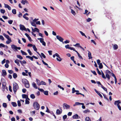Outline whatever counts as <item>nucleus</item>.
Returning <instances> with one entry per match:
<instances>
[{
    "instance_id": "4c0bfd02",
    "label": "nucleus",
    "mask_w": 121,
    "mask_h": 121,
    "mask_svg": "<svg viewBox=\"0 0 121 121\" xmlns=\"http://www.w3.org/2000/svg\"><path fill=\"white\" fill-rule=\"evenodd\" d=\"M106 77L107 78L108 80H109L110 79V77L109 75L108 74H106Z\"/></svg>"
},
{
    "instance_id": "4be33fe9",
    "label": "nucleus",
    "mask_w": 121,
    "mask_h": 121,
    "mask_svg": "<svg viewBox=\"0 0 121 121\" xmlns=\"http://www.w3.org/2000/svg\"><path fill=\"white\" fill-rule=\"evenodd\" d=\"M78 115L77 114H76L75 115H74L73 117V119H78Z\"/></svg>"
},
{
    "instance_id": "a211bd4d",
    "label": "nucleus",
    "mask_w": 121,
    "mask_h": 121,
    "mask_svg": "<svg viewBox=\"0 0 121 121\" xmlns=\"http://www.w3.org/2000/svg\"><path fill=\"white\" fill-rule=\"evenodd\" d=\"M26 58H28L30 59L31 61H33V56H26Z\"/></svg>"
},
{
    "instance_id": "c85d7f7f",
    "label": "nucleus",
    "mask_w": 121,
    "mask_h": 121,
    "mask_svg": "<svg viewBox=\"0 0 121 121\" xmlns=\"http://www.w3.org/2000/svg\"><path fill=\"white\" fill-rule=\"evenodd\" d=\"M25 87L27 88H28L30 87V85L29 82L28 83H27L25 85Z\"/></svg>"
},
{
    "instance_id": "c756f323",
    "label": "nucleus",
    "mask_w": 121,
    "mask_h": 121,
    "mask_svg": "<svg viewBox=\"0 0 121 121\" xmlns=\"http://www.w3.org/2000/svg\"><path fill=\"white\" fill-rule=\"evenodd\" d=\"M13 77L14 78H16L17 77V74L16 73H14L13 74Z\"/></svg>"
},
{
    "instance_id": "69168bd1",
    "label": "nucleus",
    "mask_w": 121,
    "mask_h": 121,
    "mask_svg": "<svg viewBox=\"0 0 121 121\" xmlns=\"http://www.w3.org/2000/svg\"><path fill=\"white\" fill-rule=\"evenodd\" d=\"M30 103L29 101L26 99L25 100V104H28Z\"/></svg>"
},
{
    "instance_id": "c9c22d12",
    "label": "nucleus",
    "mask_w": 121,
    "mask_h": 121,
    "mask_svg": "<svg viewBox=\"0 0 121 121\" xmlns=\"http://www.w3.org/2000/svg\"><path fill=\"white\" fill-rule=\"evenodd\" d=\"M71 13L74 15H75L76 14V13L72 9L71 10Z\"/></svg>"
},
{
    "instance_id": "13d9d810",
    "label": "nucleus",
    "mask_w": 121,
    "mask_h": 121,
    "mask_svg": "<svg viewBox=\"0 0 121 121\" xmlns=\"http://www.w3.org/2000/svg\"><path fill=\"white\" fill-rule=\"evenodd\" d=\"M96 70H97L98 73V74L99 75H101V73L100 71L97 68H96Z\"/></svg>"
},
{
    "instance_id": "09e8293b",
    "label": "nucleus",
    "mask_w": 121,
    "mask_h": 121,
    "mask_svg": "<svg viewBox=\"0 0 121 121\" xmlns=\"http://www.w3.org/2000/svg\"><path fill=\"white\" fill-rule=\"evenodd\" d=\"M90 112V110L88 109H87V110L83 111V112L85 113H86L87 112Z\"/></svg>"
},
{
    "instance_id": "5701e85b",
    "label": "nucleus",
    "mask_w": 121,
    "mask_h": 121,
    "mask_svg": "<svg viewBox=\"0 0 121 121\" xmlns=\"http://www.w3.org/2000/svg\"><path fill=\"white\" fill-rule=\"evenodd\" d=\"M118 48V46L117 44H115L113 46V48L114 50L117 49Z\"/></svg>"
},
{
    "instance_id": "6ab92c4d",
    "label": "nucleus",
    "mask_w": 121,
    "mask_h": 121,
    "mask_svg": "<svg viewBox=\"0 0 121 121\" xmlns=\"http://www.w3.org/2000/svg\"><path fill=\"white\" fill-rule=\"evenodd\" d=\"M88 57H89V59H91L92 58V57L91 56V53L89 51H88Z\"/></svg>"
},
{
    "instance_id": "cd10ccee",
    "label": "nucleus",
    "mask_w": 121,
    "mask_h": 121,
    "mask_svg": "<svg viewBox=\"0 0 121 121\" xmlns=\"http://www.w3.org/2000/svg\"><path fill=\"white\" fill-rule=\"evenodd\" d=\"M38 39L39 40H40V42L42 43L43 42H44V39L42 38H39Z\"/></svg>"
},
{
    "instance_id": "9d476101",
    "label": "nucleus",
    "mask_w": 121,
    "mask_h": 121,
    "mask_svg": "<svg viewBox=\"0 0 121 121\" xmlns=\"http://www.w3.org/2000/svg\"><path fill=\"white\" fill-rule=\"evenodd\" d=\"M22 83L25 85L27 83H28V81L26 79H22Z\"/></svg>"
},
{
    "instance_id": "e433bc0d",
    "label": "nucleus",
    "mask_w": 121,
    "mask_h": 121,
    "mask_svg": "<svg viewBox=\"0 0 121 121\" xmlns=\"http://www.w3.org/2000/svg\"><path fill=\"white\" fill-rule=\"evenodd\" d=\"M12 13L14 14H16V10L15 9H13L12 11Z\"/></svg>"
},
{
    "instance_id": "ddd939ff",
    "label": "nucleus",
    "mask_w": 121,
    "mask_h": 121,
    "mask_svg": "<svg viewBox=\"0 0 121 121\" xmlns=\"http://www.w3.org/2000/svg\"><path fill=\"white\" fill-rule=\"evenodd\" d=\"M32 30L33 32L36 31L38 33H39V30L38 28L36 27H35L34 29H33L32 28Z\"/></svg>"
},
{
    "instance_id": "f8f14e48",
    "label": "nucleus",
    "mask_w": 121,
    "mask_h": 121,
    "mask_svg": "<svg viewBox=\"0 0 121 121\" xmlns=\"http://www.w3.org/2000/svg\"><path fill=\"white\" fill-rule=\"evenodd\" d=\"M84 105V104L83 103H80L78 102H75V104L73 105V106H75L76 105Z\"/></svg>"
},
{
    "instance_id": "3c124183",
    "label": "nucleus",
    "mask_w": 121,
    "mask_h": 121,
    "mask_svg": "<svg viewBox=\"0 0 121 121\" xmlns=\"http://www.w3.org/2000/svg\"><path fill=\"white\" fill-rule=\"evenodd\" d=\"M106 74H109L111 73L110 71L108 70H107L106 71Z\"/></svg>"
},
{
    "instance_id": "2f4dec72",
    "label": "nucleus",
    "mask_w": 121,
    "mask_h": 121,
    "mask_svg": "<svg viewBox=\"0 0 121 121\" xmlns=\"http://www.w3.org/2000/svg\"><path fill=\"white\" fill-rule=\"evenodd\" d=\"M101 86V88L103 89V90L105 91H106L107 92V89L105 87H104L103 85H102Z\"/></svg>"
},
{
    "instance_id": "1a4fd4ad",
    "label": "nucleus",
    "mask_w": 121,
    "mask_h": 121,
    "mask_svg": "<svg viewBox=\"0 0 121 121\" xmlns=\"http://www.w3.org/2000/svg\"><path fill=\"white\" fill-rule=\"evenodd\" d=\"M59 109L60 110H60L59 109H57L56 110V113L57 115H60V114L62 112V110L61 109V108L60 107V108H59Z\"/></svg>"
},
{
    "instance_id": "8fccbe9b",
    "label": "nucleus",
    "mask_w": 121,
    "mask_h": 121,
    "mask_svg": "<svg viewBox=\"0 0 121 121\" xmlns=\"http://www.w3.org/2000/svg\"><path fill=\"white\" fill-rule=\"evenodd\" d=\"M5 10L4 9H0V12L1 13L4 14L5 12Z\"/></svg>"
},
{
    "instance_id": "bb28decb",
    "label": "nucleus",
    "mask_w": 121,
    "mask_h": 121,
    "mask_svg": "<svg viewBox=\"0 0 121 121\" xmlns=\"http://www.w3.org/2000/svg\"><path fill=\"white\" fill-rule=\"evenodd\" d=\"M17 56L18 58L19 59H20L22 60L23 59V57L20 55H17Z\"/></svg>"
},
{
    "instance_id": "aec40b11",
    "label": "nucleus",
    "mask_w": 121,
    "mask_h": 121,
    "mask_svg": "<svg viewBox=\"0 0 121 121\" xmlns=\"http://www.w3.org/2000/svg\"><path fill=\"white\" fill-rule=\"evenodd\" d=\"M3 35L8 40H10V39H11V38H9V35H6L5 33H4Z\"/></svg>"
},
{
    "instance_id": "49530a36",
    "label": "nucleus",
    "mask_w": 121,
    "mask_h": 121,
    "mask_svg": "<svg viewBox=\"0 0 121 121\" xmlns=\"http://www.w3.org/2000/svg\"><path fill=\"white\" fill-rule=\"evenodd\" d=\"M10 40H7L6 41V43L7 44H9L12 41L11 39H10Z\"/></svg>"
},
{
    "instance_id": "a18cd8bd",
    "label": "nucleus",
    "mask_w": 121,
    "mask_h": 121,
    "mask_svg": "<svg viewBox=\"0 0 121 121\" xmlns=\"http://www.w3.org/2000/svg\"><path fill=\"white\" fill-rule=\"evenodd\" d=\"M27 51L28 52V53H29V54L31 56L32 55V53L30 49H28L27 50Z\"/></svg>"
},
{
    "instance_id": "39448f33",
    "label": "nucleus",
    "mask_w": 121,
    "mask_h": 121,
    "mask_svg": "<svg viewBox=\"0 0 121 121\" xmlns=\"http://www.w3.org/2000/svg\"><path fill=\"white\" fill-rule=\"evenodd\" d=\"M56 39H58L60 41L62 42L63 43H64V42L63 41L64 39L59 35H57L56 36Z\"/></svg>"
},
{
    "instance_id": "f257e3e1",
    "label": "nucleus",
    "mask_w": 121,
    "mask_h": 121,
    "mask_svg": "<svg viewBox=\"0 0 121 121\" xmlns=\"http://www.w3.org/2000/svg\"><path fill=\"white\" fill-rule=\"evenodd\" d=\"M13 90L15 94L16 93L17 89L18 88V84L16 82H14L13 84Z\"/></svg>"
},
{
    "instance_id": "c03bdc74",
    "label": "nucleus",
    "mask_w": 121,
    "mask_h": 121,
    "mask_svg": "<svg viewBox=\"0 0 121 121\" xmlns=\"http://www.w3.org/2000/svg\"><path fill=\"white\" fill-rule=\"evenodd\" d=\"M44 94V95H48V91H44L43 92Z\"/></svg>"
},
{
    "instance_id": "774afa93",
    "label": "nucleus",
    "mask_w": 121,
    "mask_h": 121,
    "mask_svg": "<svg viewBox=\"0 0 121 121\" xmlns=\"http://www.w3.org/2000/svg\"><path fill=\"white\" fill-rule=\"evenodd\" d=\"M38 89L41 92H43L44 91V90L42 89H41V88L40 89L39 88Z\"/></svg>"
},
{
    "instance_id": "0eeeda50",
    "label": "nucleus",
    "mask_w": 121,
    "mask_h": 121,
    "mask_svg": "<svg viewBox=\"0 0 121 121\" xmlns=\"http://www.w3.org/2000/svg\"><path fill=\"white\" fill-rule=\"evenodd\" d=\"M20 30H22L26 31V27L23 25L20 24Z\"/></svg>"
},
{
    "instance_id": "f03ea898",
    "label": "nucleus",
    "mask_w": 121,
    "mask_h": 121,
    "mask_svg": "<svg viewBox=\"0 0 121 121\" xmlns=\"http://www.w3.org/2000/svg\"><path fill=\"white\" fill-rule=\"evenodd\" d=\"M33 106L34 108L36 110H38L39 108V105L37 102H34Z\"/></svg>"
},
{
    "instance_id": "bf43d9fd",
    "label": "nucleus",
    "mask_w": 121,
    "mask_h": 121,
    "mask_svg": "<svg viewBox=\"0 0 121 121\" xmlns=\"http://www.w3.org/2000/svg\"><path fill=\"white\" fill-rule=\"evenodd\" d=\"M76 90H75V89L73 87L72 89V93H75V92H76Z\"/></svg>"
},
{
    "instance_id": "4468645a",
    "label": "nucleus",
    "mask_w": 121,
    "mask_h": 121,
    "mask_svg": "<svg viewBox=\"0 0 121 121\" xmlns=\"http://www.w3.org/2000/svg\"><path fill=\"white\" fill-rule=\"evenodd\" d=\"M7 73L5 70H2V75L3 76H4L6 75Z\"/></svg>"
},
{
    "instance_id": "864d4df0",
    "label": "nucleus",
    "mask_w": 121,
    "mask_h": 121,
    "mask_svg": "<svg viewBox=\"0 0 121 121\" xmlns=\"http://www.w3.org/2000/svg\"><path fill=\"white\" fill-rule=\"evenodd\" d=\"M58 87L60 89H62L63 91L64 90V88L63 87H62L61 86H60L59 85H58Z\"/></svg>"
},
{
    "instance_id": "423d86ee",
    "label": "nucleus",
    "mask_w": 121,
    "mask_h": 121,
    "mask_svg": "<svg viewBox=\"0 0 121 121\" xmlns=\"http://www.w3.org/2000/svg\"><path fill=\"white\" fill-rule=\"evenodd\" d=\"M2 83V89H3V90H2L3 91H4L5 88V86L6 85V83L5 82V80H4L3 82L2 81H1Z\"/></svg>"
},
{
    "instance_id": "052dcab7",
    "label": "nucleus",
    "mask_w": 121,
    "mask_h": 121,
    "mask_svg": "<svg viewBox=\"0 0 121 121\" xmlns=\"http://www.w3.org/2000/svg\"><path fill=\"white\" fill-rule=\"evenodd\" d=\"M117 107L120 110H121V107L120 106V104L118 103L117 104Z\"/></svg>"
},
{
    "instance_id": "9b49d317",
    "label": "nucleus",
    "mask_w": 121,
    "mask_h": 121,
    "mask_svg": "<svg viewBox=\"0 0 121 121\" xmlns=\"http://www.w3.org/2000/svg\"><path fill=\"white\" fill-rule=\"evenodd\" d=\"M65 48L66 49H68L71 50H72L73 48L71 47H69V44H67L65 46Z\"/></svg>"
},
{
    "instance_id": "dca6fc26",
    "label": "nucleus",
    "mask_w": 121,
    "mask_h": 121,
    "mask_svg": "<svg viewBox=\"0 0 121 121\" xmlns=\"http://www.w3.org/2000/svg\"><path fill=\"white\" fill-rule=\"evenodd\" d=\"M121 103V101L120 100H118L117 101H115L114 104L115 105H117V104L118 103L119 104H120Z\"/></svg>"
},
{
    "instance_id": "58836bf2",
    "label": "nucleus",
    "mask_w": 121,
    "mask_h": 121,
    "mask_svg": "<svg viewBox=\"0 0 121 121\" xmlns=\"http://www.w3.org/2000/svg\"><path fill=\"white\" fill-rule=\"evenodd\" d=\"M99 69H101L103 68V65L102 63H100V64H99Z\"/></svg>"
},
{
    "instance_id": "393cba45",
    "label": "nucleus",
    "mask_w": 121,
    "mask_h": 121,
    "mask_svg": "<svg viewBox=\"0 0 121 121\" xmlns=\"http://www.w3.org/2000/svg\"><path fill=\"white\" fill-rule=\"evenodd\" d=\"M11 104L13 107H15L17 106L16 103L15 102H11Z\"/></svg>"
},
{
    "instance_id": "7ed1b4c3",
    "label": "nucleus",
    "mask_w": 121,
    "mask_h": 121,
    "mask_svg": "<svg viewBox=\"0 0 121 121\" xmlns=\"http://www.w3.org/2000/svg\"><path fill=\"white\" fill-rule=\"evenodd\" d=\"M56 56L59 58V59L58 58H56V60L57 61H60L62 60V59L60 57V55L58 53H56L53 55V58H55Z\"/></svg>"
},
{
    "instance_id": "f704fd0d",
    "label": "nucleus",
    "mask_w": 121,
    "mask_h": 121,
    "mask_svg": "<svg viewBox=\"0 0 121 121\" xmlns=\"http://www.w3.org/2000/svg\"><path fill=\"white\" fill-rule=\"evenodd\" d=\"M33 48L35 51L36 52V51H37V48H36L35 45H33Z\"/></svg>"
},
{
    "instance_id": "680f3d73",
    "label": "nucleus",
    "mask_w": 121,
    "mask_h": 121,
    "mask_svg": "<svg viewBox=\"0 0 121 121\" xmlns=\"http://www.w3.org/2000/svg\"><path fill=\"white\" fill-rule=\"evenodd\" d=\"M42 61L44 65H46V66H48V64L47 63H46V62H45L43 60H42Z\"/></svg>"
},
{
    "instance_id": "6e6d98bb",
    "label": "nucleus",
    "mask_w": 121,
    "mask_h": 121,
    "mask_svg": "<svg viewBox=\"0 0 121 121\" xmlns=\"http://www.w3.org/2000/svg\"><path fill=\"white\" fill-rule=\"evenodd\" d=\"M73 46H74L76 47V46H77V47H79V46L80 45V44L79 43H76L75 45H73Z\"/></svg>"
},
{
    "instance_id": "72a5a7b5",
    "label": "nucleus",
    "mask_w": 121,
    "mask_h": 121,
    "mask_svg": "<svg viewBox=\"0 0 121 121\" xmlns=\"http://www.w3.org/2000/svg\"><path fill=\"white\" fill-rule=\"evenodd\" d=\"M21 51L22 55H27V54L25 52H24L22 50H21Z\"/></svg>"
},
{
    "instance_id": "79ce46f5",
    "label": "nucleus",
    "mask_w": 121,
    "mask_h": 121,
    "mask_svg": "<svg viewBox=\"0 0 121 121\" xmlns=\"http://www.w3.org/2000/svg\"><path fill=\"white\" fill-rule=\"evenodd\" d=\"M40 85H46V82L43 81H42L41 82H40Z\"/></svg>"
},
{
    "instance_id": "338daca9",
    "label": "nucleus",
    "mask_w": 121,
    "mask_h": 121,
    "mask_svg": "<svg viewBox=\"0 0 121 121\" xmlns=\"http://www.w3.org/2000/svg\"><path fill=\"white\" fill-rule=\"evenodd\" d=\"M23 17L26 20H28V18L26 16L24 15L23 16Z\"/></svg>"
},
{
    "instance_id": "412c9836",
    "label": "nucleus",
    "mask_w": 121,
    "mask_h": 121,
    "mask_svg": "<svg viewBox=\"0 0 121 121\" xmlns=\"http://www.w3.org/2000/svg\"><path fill=\"white\" fill-rule=\"evenodd\" d=\"M32 85L36 89H38V87L36 86V84L35 82H33L32 84Z\"/></svg>"
},
{
    "instance_id": "a878e982",
    "label": "nucleus",
    "mask_w": 121,
    "mask_h": 121,
    "mask_svg": "<svg viewBox=\"0 0 121 121\" xmlns=\"http://www.w3.org/2000/svg\"><path fill=\"white\" fill-rule=\"evenodd\" d=\"M22 97L23 98H25L26 99V98H27L28 97V95H26L23 94L22 95Z\"/></svg>"
},
{
    "instance_id": "de8ad7c7",
    "label": "nucleus",
    "mask_w": 121,
    "mask_h": 121,
    "mask_svg": "<svg viewBox=\"0 0 121 121\" xmlns=\"http://www.w3.org/2000/svg\"><path fill=\"white\" fill-rule=\"evenodd\" d=\"M17 103L18 106L19 107L21 106V104L20 101L19 100H18L17 101Z\"/></svg>"
},
{
    "instance_id": "b1692460",
    "label": "nucleus",
    "mask_w": 121,
    "mask_h": 121,
    "mask_svg": "<svg viewBox=\"0 0 121 121\" xmlns=\"http://www.w3.org/2000/svg\"><path fill=\"white\" fill-rule=\"evenodd\" d=\"M36 80L37 84L39 86L40 85V81L37 79H36Z\"/></svg>"
},
{
    "instance_id": "ea45409f",
    "label": "nucleus",
    "mask_w": 121,
    "mask_h": 121,
    "mask_svg": "<svg viewBox=\"0 0 121 121\" xmlns=\"http://www.w3.org/2000/svg\"><path fill=\"white\" fill-rule=\"evenodd\" d=\"M85 120L86 121H91V120L89 117H86Z\"/></svg>"
},
{
    "instance_id": "a19ab883",
    "label": "nucleus",
    "mask_w": 121,
    "mask_h": 121,
    "mask_svg": "<svg viewBox=\"0 0 121 121\" xmlns=\"http://www.w3.org/2000/svg\"><path fill=\"white\" fill-rule=\"evenodd\" d=\"M31 24L32 25V26H34V27H36V24H35L34 22H31Z\"/></svg>"
},
{
    "instance_id": "603ef678",
    "label": "nucleus",
    "mask_w": 121,
    "mask_h": 121,
    "mask_svg": "<svg viewBox=\"0 0 121 121\" xmlns=\"http://www.w3.org/2000/svg\"><path fill=\"white\" fill-rule=\"evenodd\" d=\"M3 106L5 108H6L7 107V104L5 103H3Z\"/></svg>"
},
{
    "instance_id": "473e14b6",
    "label": "nucleus",
    "mask_w": 121,
    "mask_h": 121,
    "mask_svg": "<svg viewBox=\"0 0 121 121\" xmlns=\"http://www.w3.org/2000/svg\"><path fill=\"white\" fill-rule=\"evenodd\" d=\"M102 94L103 95L104 99H106L107 100H109V99L106 96V95L102 93Z\"/></svg>"
},
{
    "instance_id": "5fc2aeb1",
    "label": "nucleus",
    "mask_w": 121,
    "mask_h": 121,
    "mask_svg": "<svg viewBox=\"0 0 121 121\" xmlns=\"http://www.w3.org/2000/svg\"><path fill=\"white\" fill-rule=\"evenodd\" d=\"M13 21L11 20H9L8 21V22L10 24H12L13 22Z\"/></svg>"
},
{
    "instance_id": "37998d69",
    "label": "nucleus",
    "mask_w": 121,
    "mask_h": 121,
    "mask_svg": "<svg viewBox=\"0 0 121 121\" xmlns=\"http://www.w3.org/2000/svg\"><path fill=\"white\" fill-rule=\"evenodd\" d=\"M101 72L102 73V77L104 79H106V77L105 76V75L103 72V71L101 70Z\"/></svg>"
},
{
    "instance_id": "7c9ffc66",
    "label": "nucleus",
    "mask_w": 121,
    "mask_h": 121,
    "mask_svg": "<svg viewBox=\"0 0 121 121\" xmlns=\"http://www.w3.org/2000/svg\"><path fill=\"white\" fill-rule=\"evenodd\" d=\"M30 97L31 98L33 99H35V96L33 94H32L30 95Z\"/></svg>"
},
{
    "instance_id": "2eb2a0df",
    "label": "nucleus",
    "mask_w": 121,
    "mask_h": 121,
    "mask_svg": "<svg viewBox=\"0 0 121 121\" xmlns=\"http://www.w3.org/2000/svg\"><path fill=\"white\" fill-rule=\"evenodd\" d=\"M14 62L16 63L18 66H20V65L19 63V60H18L17 59L15 60Z\"/></svg>"
},
{
    "instance_id": "6e6552de",
    "label": "nucleus",
    "mask_w": 121,
    "mask_h": 121,
    "mask_svg": "<svg viewBox=\"0 0 121 121\" xmlns=\"http://www.w3.org/2000/svg\"><path fill=\"white\" fill-rule=\"evenodd\" d=\"M63 107L65 108V107L66 109H69L70 108V106L67 104L64 103L63 104Z\"/></svg>"
},
{
    "instance_id": "0e129e2a",
    "label": "nucleus",
    "mask_w": 121,
    "mask_h": 121,
    "mask_svg": "<svg viewBox=\"0 0 121 121\" xmlns=\"http://www.w3.org/2000/svg\"><path fill=\"white\" fill-rule=\"evenodd\" d=\"M8 72L9 73L12 74L13 72V71L12 70H8Z\"/></svg>"
},
{
    "instance_id": "20e7f679",
    "label": "nucleus",
    "mask_w": 121,
    "mask_h": 121,
    "mask_svg": "<svg viewBox=\"0 0 121 121\" xmlns=\"http://www.w3.org/2000/svg\"><path fill=\"white\" fill-rule=\"evenodd\" d=\"M11 48L12 49H14L15 50H16L17 51H18L17 49H18L19 50H20L21 49V48L20 47H17L16 46L14 45L13 44L11 45Z\"/></svg>"
},
{
    "instance_id": "e2e57ef3",
    "label": "nucleus",
    "mask_w": 121,
    "mask_h": 121,
    "mask_svg": "<svg viewBox=\"0 0 121 121\" xmlns=\"http://www.w3.org/2000/svg\"><path fill=\"white\" fill-rule=\"evenodd\" d=\"M91 72L94 75H97V74L96 73V72L95 71L91 70Z\"/></svg>"
},
{
    "instance_id": "4d7b16f0",
    "label": "nucleus",
    "mask_w": 121,
    "mask_h": 121,
    "mask_svg": "<svg viewBox=\"0 0 121 121\" xmlns=\"http://www.w3.org/2000/svg\"><path fill=\"white\" fill-rule=\"evenodd\" d=\"M41 55L42 57V56L44 58H46V56H45L43 53H41Z\"/></svg>"
},
{
    "instance_id": "f3484780",
    "label": "nucleus",
    "mask_w": 121,
    "mask_h": 121,
    "mask_svg": "<svg viewBox=\"0 0 121 121\" xmlns=\"http://www.w3.org/2000/svg\"><path fill=\"white\" fill-rule=\"evenodd\" d=\"M95 92L100 96V97L101 98H102L103 96L96 89H95Z\"/></svg>"
}]
</instances>
